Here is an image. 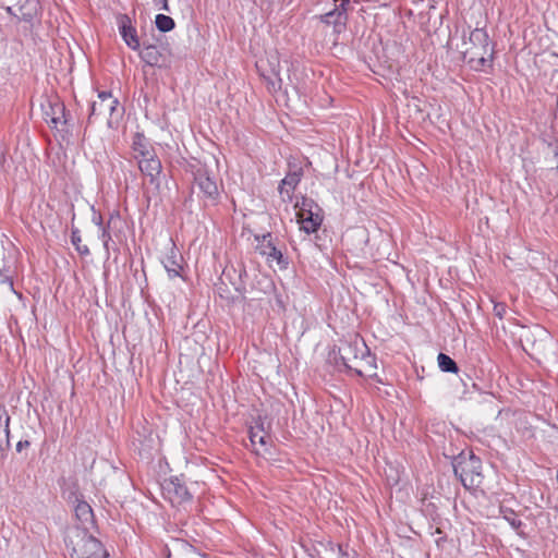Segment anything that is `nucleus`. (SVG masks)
I'll return each instance as SVG.
<instances>
[{"mask_svg":"<svg viewBox=\"0 0 558 558\" xmlns=\"http://www.w3.org/2000/svg\"><path fill=\"white\" fill-rule=\"evenodd\" d=\"M450 460L456 477L464 488L478 487L483 483L482 460L472 450H462L458 454L444 453Z\"/></svg>","mask_w":558,"mask_h":558,"instance_id":"1","label":"nucleus"},{"mask_svg":"<svg viewBox=\"0 0 558 558\" xmlns=\"http://www.w3.org/2000/svg\"><path fill=\"white\" fill-rule=\"evenodd\" d=\"M124 109L120 107L118 98L113 97L111 92H99L98 100H94L90 104V111L88 116V122L98 116H108L107 124L109 128H113L122 118Z\"/></svg>","mask_w":558,"mask_h":558,"instance_id":"2","label":"nucleus"},{"mask_svg":"<svg viewBox=\"0 0 558 558\" xmlns=\"http://www.w3.org/2000/svg\"><path fill=\"white\" fill-rule=\"evenodd\" d=\"M134 432V440L141 445V453L151 457L159 452L161 448V439L150 421H135L132 425Z\"/></svg>","mask_w":558,"mask_h":558,"instance_id":"3","label":"nucleus"},{"mask_svg":"<svg viewBox=\"0 0 558 558\" xmlns=\"http://www.w3.org/2000/svg\"><path fill=\"white\" fill-rule=\"evenodd\" d=\"M192 173L194 182L203 194V197L216 204L219 199L220 193L215 175H213L208 168L203 165L194 167Z\"/></svg>","mask_w":558,"mask_h":558,"instance_id":"4","label":"nucleus"},{"mask_svg":"<svg viewBox=\"0 0 558 558\" xmlns=\"http://www.w3.org/2000/svg\"><path fill=\"white\" fill-rule=\"evenodd\" d=\"M254 423L255 425L248 427V438L253 452L263 457L270 454L272 440L266 430L265 424H267V429H270L271 421H254Z\"/></svg>","mask_w":558,"mask_h":558,"instance_id":"5","label":"nucleus"},{"mask_svg":"<svg viewBox=\"0 0 558 558\" xmlns=\"http://www.w3.org/2000/svg\"><path fill=\"white\" fill-rule=\"evenodd\" d=\"M143 49L140 51V58L145 64L153 68H169L171 64V51L167 46L142 43Z\"/></svg>","mask_w":558,"mask_h":558,"instance_id":"6","label":"nucleus"},{"mask_svg":"<svg viewBox=\"0 0 558 558\" xmlns=\"http://www.w3.org/2000/svg\"><path fill=\"white\" fill-rule=\"evenodd\" d=\"M254 240L256 242V251L262 256H266L267 260H276L281 269L288 268L289 260L274 243L270 232L254 234Z\"/></svg>","mask_w":558,"mask_h":558,"instance_id":"7","label":"nucleus"},{"mask_svg":"<svg viewBox=\"0 0 558 558\" xmlns=\"http://www.w3.org/2000/svg\"><path fill=\"white\" fill-rule=\"evenodd\" d=\"M162 490L172 504L181 505L193 499L185 483L178 476L166 480L162 484Z\"/></svg>","mask_w":558,"mask_h":558,"instance_id":"8","label":"nucleus"},{"mask_svg":"<svg viewBox=\"0 0 558 558\" xmlns=\"http://www.w3.org/2000/svg\"><path fill=\"white\" fill-rule=\"evenodd\" d=\"M303 177V169L298 165H289V171L286 177L280 181L279 193L284 202H291L293 191L301 182Z\"/></svg>","mask_w":558,"mask_h":558,"instance_id":"9","label":"nucleus"},{"mask_svg":"<svg viewBox=\"0 0 558 558\" xmlns=\"http://www.w3.org/2000/svg\"><path fill=\"white\" fill-rule=\"evenodd\" d=\"M360 349L356 345L347 343L339 348V359L341 364L351 372H354L359 376H364L367 371L361 366L357 353Z\"/></svg>","mask_w":558,"mask_h":558,"instance_id":"10","label":"nucleus"},{"mask_svg":"<svg viewBox=\"0 0 558 558\" xmlns=\"http://www.w3.org/2000/svg\"><path fill=\"white\" fill-rule=\"evenodd\" d=\"M119 32L125 45L132 50H140L142 44L137 36V31L132 26L131 19L123 14L118 20Z\"/></svg>","mask_w":558,"mask_h":558,"instance_id":"11","label":"nucleus"},{"mask_svg":"<svg viewBox=\"0 0 558 558\" xmlns=\"http://www.w3.org/2000/svg\"><path fill=\"white\" fill-rule=\"evenodd\" d=\"M138 168L144 175L149 178L151 184L156 185V187L159 186V175L162 167L161 161L155 154L141 158L138 160Z\"/></svg>","mask_w":558,"mask_h":558,"instance_id":"12","label":"nucleus"},{"mask_svg":"<svg viewBox=\"0 0 558 558\" xmlns=\"http://www.w3.org/2000/svg\"><path fill=\"white\" fill-rule=\"evenodd\" d=\"M320 547L315 549V558H351L354 556V549L349 548L348 545L327 542L320 544Z\"/></svg>","mask_w":558,"mask_h":558,"instance_id":"13","label":"nucleus"},{"mask_svg":"<svg viewBox=\"0 0 558 558\" xmlns=\"http://www.w3.org/2000/svg\"><path fill=\"white\" fill-rule=\"evenodd\" d=\"M161 262L170 279L181 277L183 256L175 247L174 243H171L169 252Z\"/></svg>","mask_w":558,"mask_h":558,"instance_id":"14","label":"nucleus"},{"mask_svg":"<svg viewBox=\"0 0 558 558\" xmlns=\"http://www.w3.org/2000/svg\"><path fill=\"white\" fill-rule=\"evenodd\" d=\"M74 513L84 532H88L95 525L94 511L88 502L75 496Z\"/></svg>","mask_w":558,"mask_h":558,"instance_id":"15","label":"nucleus"},{"mask_svg":"<svg viewBox=\"0 0 558 558\" xmlns=\"http://www.w3.org/2000/svg\"><path fill=\"white\" fill-rule=\"evenodd\" d=\"M298 222L301 225V230H303L305 233H314L316 232L324 220L323 210L322 211H303L296 213Z\"/></svg>","mask_w":558,"mask_h":558,"instance_id":"16","label":"nucleus"},{"mask_svg":"<svg viewBox=\"0 0 558 558\" xmlns=\"http://www.w3.org/2000/svg\"><path fill=\"white\" fill-rule=\"evenodd\" d=\"M64 113L65 106L59 100H48L47 105H43L44 120L53 128H57L58 123H61V116H64Z\"/></svg>","mask_w":558,"mask_h":558,"instance_id":"17","label":"nucleus"},{"mask_svg":"<svg viewBox=\"0 0 558 558\" xmlns=\"http://www.w3.org/2000/svg\"><path fill=\"white\" fill-rule=\"evenodd\" d=\"M84 545H83V556L82 557H105L109 556L108 551L101 544L99 539L94 537L93 535L84 533L83 536Z\"/></svg>","mask_w":558,"mask_h":558,"instance_id":"18","label":"nucleus"},{"mask_svg":"<svg viewBox=\"0 0 558 558\" xmlns=\"http://www.w3.org/2000/svg\"><path fill=\"white\" fill-rule=\"evenodd\" d=\"M320 21L328 25H333L335 29L340 33L341 29L345 26L348 21V15H344L343 11H338L337 8L333 10L323 14L320 16Z\"/></svg>","mask_w":558,"mask_h":558,"instance_id":"19","label":"nucleus"},{"mask_svg":"<svg viewBox=\"0 0 558 558\" xmlns=\"http://www.w3.org/2000/svg\"><path fill=\"white\" fill-rule=\"evenodd\" d=\"M470 43L475 47L483 50V54L488 53L489 48V36L485 28L476 27L470 33L469 36Z\"/></svg>","mask_w":558,"mask_h":558,"instance_id":"20","label":"nucleus"},{"mask_svg":"<svg viewBox=\"0 0 558 558\" xmlns=\"http://www.w3.org/2000/svg\"><path fill=\"white\" fill-rule=\"evenodd\" d=\"M361 356L359 357V361H361V366L367 371V373L363 377H372L376 369L375 364V356L371 354L368 348L365 345V343L362 344V348H360Z\"/></svg>","mask_w":558,"mask_h":558,"instance_id":"21","label":"nucleus"},{"mask_svg":"<svg viewBox=\"0 0 558 558\" xmlns=\"http://www.w3.org/2000/svg\"><path fill=\"white\" fill-rule=\"evenodd\" d=\"M132 147H133V150L137 154L136 158L138 156L144 158V157L151 155V153L149 150V145H148L147 140L144 136V134L136 133L134 135Z\"/></svg>","mask_w":558,"mask_h":558,"instance_id":"22","label":"nucleus"},{"mask_svg":"<svg viewBox=\"0 0 558 558\" xmlns=\"http://www.w3.org/2000/svg\"><path fill=\"white\" fill-rule=\"evenodd\" d=\"M437 362L440 371L445 373H458L459 371L457 362L442 352L438 354Z\"/></svg>","mask_w":558,"mask_h":558,"instance_id":"23","label":"nucleus"},{"mask_svg":"<svg viewBox=\"0 0 558 558\" xmlns=\"http://www.w3.org/2000/svg\"><path fill=\"white\" fill-rule=\"evenodd\" d=\"M155 24L159 32L168 33L171 32L175 27L174 20L166 14H157L155 17Z\"/></svg>","mask_w":558,"mask_h":558,"instance_id":"24","label":"nucleus"},{"mask_svg":"<svg viewBox=\"0 0 558 558\" xmlns=\"http://www.w3.org/2000/svg\"><path fill=\"white\" fill-rule=\"evenodd\" d=\"M71 243L75 246V250L80 255L87 256L89 255V248L87 245L82 244L81 232L77 228L72 226L71 228Z\"/></svg>","mask_w":558,"mask_h":558,"instance_id":"25","label":"nucleus"},{"mask_svg":"<svg viewBox=\"0 0 558 558\" xmlns=\"http://www.w3.org/2000/svg\"><path fill=\"white\" fill-rule=\"evenodd\" d=\"M514 428L519 437L523 440L531 439L534 436L533 428L529 421H514Z\"/></svg>","mask_w":558,"mask_h":558,"instance_id":"26","label":"nucleus"},{"mask_svg":"<svg viewBox=\"0 0 558 558\" xmlns=\"http://www.w3.org/2000/svg\"><path fill=\"white\" fill-rule=\"evenodd\" d=\"M295 208H298V213H302V214H303V211H310V210H315V211L323 210L320 208V206L314 199L306 197V196H302L301 202L298 201L295 203Z\"/></svg>","mask_w":558,"mask_h":558,"instance_id":"27","label":"nucleus"},{"mask_svg":"<svg viewBox=\"0 0 558 558\" xmlns=\"http://www.w3.org/2000/svg\"><path fill=\"white\" fill-rule=\"evenodd\" d=\"M494 48L488 49L487 54H483L477 59V66L476 70H483L485 66H493V59H494Z\"/></svg>","mask_w":558,"mask_h":558,"instance_id":"28","label":"nucleus"},{"mask_svg":"<svg viewBox=\"0 0 558 558\" xmlns=\"http://www.w3.org/2000/svg\"><path fill=\"white\" fill-rule=\"evenodd\" d=\"M0 283L7 284L11 291H14L13 277L9 268H0Z\"/></svg>","mask_w":558,"mask_h":558,"instance_id":"29","label":"nucleus"},{"mask_svg":"<svg viewBox=\"0 0 558 558\" xmlns=\"http://www.w3.org/2000/svg\"><path fill=\"white\" fill-rule=\"evenodd\" d=\"M11 421H0V447L3 444L9 445V423Z\"/></svg>","mask_w":558,"mask_h":558,"instance_id":"30","label":"nucleus"},{"mask_svg":"<svg viewBox=\"0 0 558 558\" xmlns=\"http://www.w3.org/2000/svg\"><path fill=\"white\" fill-rule=\"evenodd\" d=\"M505 519L514 530H519L523 525V522L515 517L513 511H510V515L505 514Z\"/></svg>","mask_w":558,"mask_h":558,"instance_id":"31","label":"nucleus"},{"mask_svg":"<svg viewBox=\"0 0 558 558\" xmlns=\"http://www.w3.org/2000/svg\"><path fill=\"white\" fill-rule=\"evenodd\" d=\"M271 72H272L275 80L270 81V83L275 89L276 88L280 89L281 85H282V78L280 77V71L278 68H272Z\"/></svg>","mask_w":558,"mask_h":558,"instance_id":"32","label":"nucleus"},{"mask_svg":"<svg viewBox=\"0 0 558 558\" xmlns=\"http://www.w3.org/2000/svg\"><path fill=\"white\" fill-rule=\"evenodd\" d=\"M100 238L104 242V247H105L106 252L109 253V242L111 241V235H110L109 231L107 230V228H105V227L101 228Z\"/></svg>","mask_w":558,"mask_h":558,"instance_id":"33","label":"nucleus"},{"mask_svg":"<svg viewBox=\"0 0 558 558\" xmlns=\"http://www.w3.org/2000/svg\"><path fill=\"white\" fill-rule=\"evenodd\" d=\"M507 312V305L505 303H496L494 305V315L499 317L500 319L505 316Z\"/></svg>","mask_w":558,"mask_h":558,"instance_id":"34","label":"nucleus"},{"mask_svg":"<svg viewBox=\"0 0 558 558\" xmlns=\"http://www.w3.org/2000/svg\"><path fill=\"white\" fill-rule=\"evenodd\" d=\"M340 4H336V8L338 9V11L344 13V15H348V10H349V7H350V0H340Z\"/></svg>","mask_w":558,"mask_h":558,"instance_id":"35","label":"nucleus"},{"mask_svg":"<svg viewBox=\"0 0 558 558\" xmlns=\"http://www.w3.org/2000/svg\"><path fill=\"white\" fill-rule=\"evenodd\" d=\"M19 20L24 21V22H32L33 14L29 12H22L21 16H19Z\"/></svg>","mask_w":558,"mask_h":558,"instance_id":"36","label":"nucleus"},{"mask_svg":"<svg viewBox=\"0 0 558 558\" xmlns=\"http://www.w3.org/2000/svg\"><path fill=\"white\" fill-rule=\"evenodd\" d=\"M29 446V441L28 440H20L16 445V450L19 452H21L23 450V448L25 447H28Z\"/></svg>","mask_w":558,"mask_h":558,"instance_id":"37","label":"nucleus"},{"mask_svg":"<svg viewBox=\"0 0 558 558\" xmlns=\"http://www.w3.org/2000/svg\"><path fill=\"white\" fill-rule=\"evenodd\" d=\"M159 2L161 3V7H160L161 10H165V11H169L170 10L169 9V4H168V0H157V1H155V4L158 5Z\"/></svg>","mask_w":558,"mask_h":558,"instance_id":"38","label":"nucleus"},{"mask_svg":"<svg viewBox=\"0 0 558 558\" xmlns=\"http://www.w3.org/2000/svg\"><path fill=\"white\" fill-rule=\"evenodd\" d=\"M93 222H94L95 225H97V226H99V227H101V228H102V218H101V216H94V217H93Z\"/></svg>","mask_w":558,"mask_h":558,"instance_id":"39","label":"nucleus"},{"mask_svg":"<svg viewBox=\"0 0 558 558\" xmlns=\"http://www.w3.org/2000/svg\"><path fill=\"white\" fill-rule=\"evenodd\" d=\"M447 541V536L446 535H441L439 536L437 539H436V544L438 547L441 546L442 543H445Z\"/></svg>","mask_w":558,"mask_h":558,"instance_id":"40","label":"nucleus"},{"mask_svg":"<svg viewBox=\"0 0 558 558\" xmlns=\"http://www.w3.org/2000/svg\"><path fill=\"white\" fill-rule=\"evenodd\" d=\"M243 276H246V269L244 266H241L240 270H239V280L242 281V277Z\"/></svg>","mask_w":558,"mask_h":558,"instance_id":"41","label":"nucleus"},{"mask_svg":"<svg viewBox=\"0 0 558 558\" xmlns=\"http://www.w3.org/2000/svg\"><path fill=\"white\" fill-rule=\"evenodd\" d=\"M233 284H234L235 290H236L238 292H242V291L245 289V288H244V286H243L242 283L236 284L235 282H233Z\"/></svg>","mask_w":558,"mask_h":558,"instance_id":"42","label":"nucleus"},{"mask_svg":"<svg viewBox=\"0 0 558 558\" xmlns=\"http://www.w3.org/2000/svg\"><path fill=\"white\" fill-rule=\"evenodd\" d=\"M7 12H8V14H10L12 16L19 17L17 14L13 11V9L11 7L7 8Z\"/></svg>","mask_w":558,"mask_h":558,"instance_id":"43","label":"nucleus"},{"mask_svg":"<svg viewBox=\"0 0 558 558\" xmlns=\"http://www.w3.org/2000/svg\"><path fill=\"white\" fill-rule=\"evenodd\" d=\"M61 123L66 124L68 123V113L65 112L64 116H61Z\"/></svg>","mask_w":558,"mask_h":558,"instance_id":"44","label":"nucleus"},{"mask_svg":"<svg viewBox=\"0 0 558 558\" xmlns=\"http://www.w3.org/2000/svg\"><path fill=\"white\" fill-rule=\"evenodd\" d=\"M435 533L439 534L440 536H441V535H445V534L442 533V531H441L439 527H438V529H436V532H435Z\"/></svg>","mask_w":558,"mask_h":558,"instance_id":"45","label":"nucleus"},{"mask_svg":"<svg viewBox=\"0 0 558 558\" xmlns=\"http://www.w3.org/2000/svg\"><path fill=\"white\" fill-rule=\"evenodd\" d=\"M184 428H185V429H189L190 432H192V425H191V424H189V426H187V427H186V426H184Z\"/></svg>","mask_w":558,"mask_h":558,"instance_id":"46","label":"nucleus"},{"mask_svg":"<svg viewBox=\"0 0 558 558\" xmlns=\"http://www.w3.org/2000/svg\"><path fill=\"white\" fill-rule=\"evenodd\" d=\"M109 556H105V557H94V558H108ZM80 558H93V557H80Z\"/></svg>","mask_w":558,"mask_h":558,"instance_id":"47","label":"nucleus"},{"mask_svg":"<svg viewBox=\"0 0 558 558\" xmlns=\"http://www.w3.org/2000/svg\"><path fill=\"white\" fill-rule=\"evenodd\" d=\"M198 422H199V421H194V425H195V427H196L197 429H198Z\"/></svg>","mask_w":558,"mask_h":558,"instance_id":"48","label":"nucleus"},{"mask_svg":"<svg viewBox=\"0 0 558 558\" xmlns=\"http://www.w3.org/2000/svg\"><path fill=\"white\" fill-rule=\"evenodd\" d=\"M351 558H357V553L355 550H354V556L353 557L351 556Z\"/></svg>","mask_w":558,"mask_h":558,"instance_id":"49","label":"nucleus"},{"mask_svg":"<svg viewBox=\"0 0 558 558\" xmlns=\"http://www.w3.org/2000/svg\"><path fill=\"white\" fill-rule=\"evenodd\" d=\"M112 219H113V216L111 215V216H110V220H109V222H108V226L110 225V222H111V220H112Z\"/></svg>","mask_w":558,"mask_h":558,"instance_id":"50","label":"nucleus"}]
</instances>
